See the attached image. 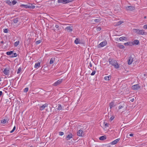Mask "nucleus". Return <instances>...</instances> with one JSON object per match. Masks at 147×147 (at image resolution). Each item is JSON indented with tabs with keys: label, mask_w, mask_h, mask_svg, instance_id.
Segmentation results:
<instances>
[{
	"label": "nucleus",
	"mask_w": 147,
	"mask_h": 147,
	"mask_svg": "<svg viewBox=\"0 0 147 147\" xmlns=\"http://www.w3.org/2000/svg\"><path fill=\"white\" fill-rule=\"evenodd\" d=\"M109 64L114 66L115 68H119V65L116 60H113L111 58H109Z\"/></svg>",
	"instance_id": "obj_1"
},
{
	"label": "nucleus",
	"mask_w": 147,
	"mask_h": 147,
	"mask_svg": "<svg viewBox=\"0 0 147 147\" xmlns=\"http://www.w3.org/2000/svg\"><path fill=\"white\" fill-rule=\"evenodd\" d=\"M133 32L139 35H146L147 32H145L143 30H140L136 29H134L133 30Z\"/></svg>",
	"instance_id": "obj_2"
},
{
	"label": "nucleus",
	"mask_w": 147,
	"mask_h": 147,
	"mask_svg": "<svg viewBox=\"0 0 147 147\" xmlns=\"http://www.w3.org/2000/svg\"><path fill=\"white\" fill-rule=\"evenodd\" d=\"M20 7H24L26 8H30L34 9L35 7V6L32 4L28 3L26 5L22 4Z\"/></svg>",
	"instance_id": "obj_3"
},
{
	"label": "nucleus",
	"mask_w": 147,
	"mask_h": 147,
	"mask_svg": "<svg viewBox=\"0 0 147 147\" xmlns=\"http://www.w3.org/2000/svg\"><path fill=\"white\" fill-rule=\"evenodd\" d=\"M125 9L127 11H132L135 9V7L134 6H128L125 7Z\"/></svg>",
	"instance_id": "obj_4"
},
{
	"label": "nucleus",
	"mask_w": 147,
	"mask_h": 147,
	"mask_svg": "<svg viewBox=\"0 0 147 147\" xmlns=\"http://www.w3.org/2000/svg\"><path fill=\"white\" fill-rule=\"evenodd\" d=\"M62 79H59V80L57 81L55 83H54L53 85L54 86H57L59 84H60L62 82Z\"/></svg>",
	"instance_id": "obj_5"
},
{
	"label": "nucleus",
	"mask_w": 147,
	"mask_h": 147,
	"mask_svg": "<svg viewBox=\"0 0 147 147\" xmlns=\"http://www.w3.org/2000/svg\"><path fill=\"white\" fill-rule=\"evenodd\" d=\"M140 87L138 84H136L134 85L131 87L132 89L133 90H137L139 89Z\"/></svg>",
	"instance_id": "obj_6"
},
{
	"label": "nucleus",
	"mask_w": 147,
	"mask_h": 147,
	"mask_svg": "<svg viewBox=\"0 0 147 147\" xmlns=\"http://www.w3.org/2000/svg\"><path fill=\"white\" fill-rule=\"evenodd\" d=\"M133 58L130 56L129 58L127 61V63L129 65H131L133 61Z\"/></svg>",
	"instance_id": "obj_7"
},
{
	"label": "nucleus",
	"mask_w": 147,
	"mask_h": 147,
	"mask_svg": "<svg viewBox=\"0 0 147 147\" xmlns=\"http://www.w3.org/2000/svg\"><path fill=\"white\" fill-rule=\"evenodd\" d=\"M107 44V42L106 41L101 42L99 45V47H103L105 46Z\"/></svg>",
	"instance_id": "obj_8"
},
{
	"label": "nucleus",
	"mask_w": 147,
	"mask_h": 147,
	"mask_svg": "<svg viewBox=\"0 0 147 147\" xmlns=\"http://www.w3.org/2000/svg\"><path fill=\"white\" fill-rule=\"evenodd\" d=\"M68 32H71L73 30V27L72 26H67L65 28Z\"/></svg>",
	"instance_id": "obj_9"
},
{
	"label": "nucleus",
	"mask_w": 147,
	"mask_h": 147,
	"mask_svg": "<svg viewBox=\"0 0 147 147\" xmlns=\"http://www.w3.org/2000/svg\"><path fill=\"white\" fill-rule=\"evenodd\" d=\"M73 135L71 134H69L66 137V138L67 140H70L71 138H73Z\"/></svg>",
	"instance_id": "obj_10"
},
{
	"label": "nucleus",
	"mask_w": 147,
	"mask_h": 147,
	"mask_svg": "<svg viewBox=\"0 0 147 147\" xmlns=\"http://www.w3.org/2000/svg\"><path fill=\"white\" fill-rule=\"evenodd\" d=\"M5 75H7L9 74V69L7 67L3 71Z\"/></svg>",
	"instance_id": "obj_11"
},
{
	"label": "nucleus",
	"mask_w": 147,
	"mask_h": 147,
	"mask_svg": "<svg viewBox=\"0 0 147 147\" xmlns=\"http://www.w3.org/2000/svg\"><path fill=\"white\" fill-rule=\"evenodd\" d=\"M67 0H58L57 2L58 3H62L63 4L67 3Z\"/></svg>",
	"instance_id": "obj_12"
},
{
	"label": "nucleus",
	"mask_w": 147,
	"mask_h": 147,
	"mask_svg": "<svg viewBox=\"0 0 147 147\" xmlns=\"http://www.w3.org/2000/svg\"><path fill=\"white\" fill-rule=\"evenodd\" d=\"M83 131L82 130H80L77 132V135L79 136H82Z\"/></svg>",
	"instance_id": "obj_13"
},
{
	"label": "nucleus",
	"mask_w": 147,
	"mask_h": 147,
	"mask_svg": "<svg viewBox=\"0 0 147 147\" xmlns=\"http://www.w3.org/2000/svg\"><path fill=\"white\" fill-rule=\"evenodd\" d=\"M48 105V104H45L44 105H42V106H40V110L41 111L43 110L46 107H47Z\"/></svg>",
	"instance_id": "obj_14"
},
{
	"label": "nucleus",
	"mask_w": 147,
	"mask_h": 147,
	"mask_svg": "<svg viewBox=\"0 0 147 147\" xmlns=\"http://www.w3.org/2000/svg\"><path fill=\"white\" fill-rule=\"evenodd\" d=\"M119 140V138H118L115 140L113 141L112 142H111L110 144H111L114 145L116 144Z\"/></svg>",
	"instance_id": "obj_15"
},
{
	"label": "nucleus",
	"mask_w": 147,
	"mask_h": 147,
	"mask_svg": "<svg viewBox=\"0 0 147 147\" xmlns=\"http://www.w3.org/2000/svg\"><path fill=\"white\" fill-rule=\"evenodd\" d=\"M124 45L126 46L134 45L133 42L130 41L125 43Z\"/></svg>",
	"instance_id": "obj_16"
},
{
	"label": "nucleus",
	"mask_w": 147,
	"mask_h": 147,
	"mask_svg": "<svg viewBox=\"0 0 147 147\" xmlns=\"http://www.w3.org/2000/svg\"><path fill=\"white\" fill-rule=\"evenodd\" d=\"M74 43L76 44L81 43L80 40L78 38H76L74 41Z\"/></svg>",
	"instance_id": "obj_17"
},
{
	"label": "nucleus",
	"mask_w": 147,
	"mask_h": 147,
	"mask_svg": "<svg viewBox=\"0 0 147 147\" xmlns=\"http://www.w3.org/2000/svg\"><path fill=\"white\" fill-rule=\"evenodd\" d=\"M123 23V22L122 21H119L116 23V24L115 25V26H119Z\"/></svg>",
	"instance_id": "obj_18"
},
{
	"label": "nucleus",
	"mask_w": 147,
	"mask_h": 147,
	"mask_svg": "<svg viewBox=\"0 0 147 147\" xmlns=\"http://www.w3.org/2000/svg\"><path fill=\"white\" fill-rule=\"evenodd\" d=\"M106 139V137L105 136H102L100 137L99 139L100 140H104Z\"/></svg>",
	"instance_id": "obj_19"
},
{
	"label": "nucleus",
	"mask_w": 147,
	"mask_h": 147,
	"mask_svg": "<svg viewBox=\"0 0 147 147\" xmlns=\"http://www.w3.org/2000/svg\"><path fill=\"white\" fill-rule=\"evenodd\" d=\"M133 43L134 45H138L139 43V41L138 40H134Z\"/></svg>",
	"instance_id": "obj_20"
},
{
	"label": "nucleus",
	"mask_w": 147,
	"mask_h": 147,
	"mask_svg": "<svg viewBox=\"0 0 147 147\" xmlns=\"http://www.w3.org/2000/svg\"><path fill=\"white\" fill-rule=\"evenodd\" d=\"M40 62L36 63L35 64V65H34V67L35 68H38L40 66Z\"/></svg>",
	"instance_id": "obj_21"
},
{
	"label": "nucleus",
	"mask_w": 147,
	"mask_h": 147,
	"mask_svg": "<svg viewBox=\"0 0 147 147\" xmlns=\"http://www.w3.org/2000/svg\"><path fill=\"white\" fill-rule=\"evenodd\" d=\"M117 46L120 49H123L125 48V47L123 45H121L120 44H118L117 45Z\"/></svg>",
	"instance_id": "obj_22"
},
{
	"label": "nucleus",
	"mask_w": 147,
	"mask_h": 147,
	"mask_svg": "<svg viewBox=\"0 0 147 147\" xmlns=\"http://www.w3.org/2000/svg\"><path fill=\"white\" fill-rule=\"evenodd\" d=\"M13 22L15 23H17L18 21V18H14L13 19Z\"/></svg>",
	"instance_id": "obj_23"
},
{
	"label": "nucleus",
	"mask_w": 147,
	"mask_h": 147,
	"mask_svg": "<svg viewBox=\"0 0 147 147\" xmlns=\"http://www.w3.org/2000/svg\"><path fill=\"white\" fill-rule=\"evenodd\" d=\"M55 61V58H52L51 59L50 62V64H53L54 61Z\"/></svg>",
	"instance_id": "obj_24"
},
{
	"label": "nucleus",
	"mask_w": 147,
	"mask_h": 147,
	"mask_svg": "<svg viewBox=\"0 0 147 147\" xmlns=\"http://www.w3.org/2000/svg\"><path fill=\"white\" fill-rule=\"evenodd\" d=\"M109 107L110 109H111L114 106V103L113 102H111L109 104Z\"/></svg>",
	"instance_id": "obj_25"
},
{
	"label": "nucleus",
	"mask_w": 147,
	"mask_h": 147,
	"mask_svg": "<svg viewBox=\"0 0 147 147\" xmlns=\"http://www.w3.org/2000/svg\"><path fill=\"white\" fill-rule=\"evenodd\" d=\"M17 54L16 53H13L12 54V55L10 56V57H16L17 56Z\"/></svg>",
	"instance_id": "obj_26"
},
{
	"label": "nucleus",
	"mask_w": 147,
	"mask_h": 147,
	"mask_svg": "<svg viewBox=\"0 0 147 147\" xmlns=\"http://www.w3.org/2000/svg\"><path fill=\"white\" fill-rule=\"evenodd\" d=\"M126 39H127V38H126L125 37L122 36V37H120L119 38V40L120 41H122L123 40H126Z\"/></svg>",
	"instance_id": "obj_27"
},
{
	"label": "nucleus",
	"mask_w": 147,
	"mask_h": 147,
	"mask_svg": "<svg viewBox=\"0 0 147 147\" xmlns=\"http://www.w3.org/2000/svg\"><path fill=\"white\" fill-rule=\"evenodd\" d=\"M19 41H16L14 43V45L15 47H17L19 44Z\"/></svg>",
	"instance_id": "obj_28"
},
{
	"label": "nucleus",
	"mask_w": 147,
	"mask_h": 147,
	"mask_svg": "<svg viewBox=\"0 0 147 147\" xmlns=\"http://www.w3.org/2000/svg\"><path fill=\"white\" fill-rule=\"evenodd\" d=\"M57 109L58 110H61L62 109V107L61 105L59 104L58 107L57 108Z\"/></svg>",
	"instance_id": "obj_29"
},
{
	"label": "nucleus",
	"mask_w": 147,
	"mask_h": 147,
	"mask_svg": "<svg viewBox=\"0 0 147 147\" xmlns=\"http://www.w3.org/2000/svg\"><path fill=\"white\" fill-rule=\"evenodd\" d=\"M111 77L110 76H105V79L106 80H109L111 78Z\"/></svg>",
	"instance_id": "obj_30"
},
{
	"label": "nucleus",
	"mask_w": 147,
	"mask_h": 147,
	"mask_svg": "<svg viewBox=\"0 0 147 147\" xmlns=\"http://www.w3.org/2000/svg\"><path fill=\"white\" fill-rule=\"evenodd\" d=\"M13 51H8L6 52V53L7 55H10V56L13 53Z\"/></svg>",
	"instance_id": "obj_31"
},
{
	"label": "nucleus",
	"mask_w": 147,
	"mask_h": 147,
	"mask_svg": "<svg viewBox=\"0 0 147 147\" xmlns=\"http://www.w3.org/2000/svg\"><path fill=\"white\" fill-rule=\"evenodd\" d=\"M6 122H7L6 120L5 119H4L1 120V123H2L4 124V123H5Z\"/></svg>",
	"instance_id": "obj_32"
},
{
	"label": "nucleus",
	"mask_w": 147,
	"mask_h": 147,
	"mask_svg": "<svg viewBox=\"0 0 147 147\" xmlns=\"http://www.w3.org/2000/svg\"><path fill=\"white\" fill-rule=\"evenodd\" d=\"M42 42V41L41 40H39L36 41V45H38L40 43Z\"/></svg>",
	"instance_id": "obj_33"
},
{
	"label": "nucleus",
	"mask_w": 147,
	"mask_h": 147,
	"mask_svg": "<svg viewBox=\"0 0 147 147\" xmlns=\"http://www.w3.org/2000/svg\"><path fill=\"white\" fill-rule=\"evenodd\" d=\"M21 71V68L20 67L18 70L17 73L18 74H19Z\"/></svg>",
	"instance_id": "obj_34"
},
{
	"label": "nucleus",
	"mask_w": 147,
	"mask_h": 147,
	"mask_svg": "<svg viewBox=\"0 0 147 147\" xmlns=\"http://www.w3.org/2000/svg\"><path fill=\"white\" fill-rule=\"evenodd\" d=\"M28 90V88H26L24 89V92H27Z\"/></svg>",
	"instance_id": "obj_35"
},
{
	"label": "nucleus",
	"mask_w": 147,
	"mask_h": 147,
	"mask_svg": "<svg viewBox=\"0 0 147 147\" xmlns=\"http://www.w3.org/2000/svg\"><path fill=\"white\" fill-rule=\"evenodd\" d=\"M64 133L63 132L60 131L59 132V135L60 136H62L64 135Z\"/></svg>",
	"instance_id": "obj_36"
},
{
	"label": "nucleus",
	"mask_w": 147,
	"mask_h": 147,
	"mask_svg": "<svg viewBox=\"0 0 147 147\" xmlns=\"http://www.w3.org/2000/svg\"><path fill=\"white\" fill-rule=\"evenodd\" d=\"M17 3V1L16 0H13L12 2V4L13 5H14Z\"/></svg>",
	"instance_id": "obj_37"
},
{
	"label": "nucleus",
	"mask_w": 147,
	"mask_h": 147,
	"mask_svg": "<svg viewBox=\"0 0 147 147\" xmlns=\"http://www.w3.org/2000/svg\"><path fill=\"white\" fill-rule=\"evenodd\" d=\"M7 3H8V4L10 5H11V4H12V3L11 2L9 1H7Z\"/></svg>",
	"instance_id": "obj_38"
},
{
	"label": "nucleus",
	"mask_w": 147,
	"mask_h": 147,
	"mask_svg": "<svg viewBox=\"0 0 147 147\" xmlns=\"http://www.w3.org/2000/svg\"><path fill=\"white\" fill-rule=\"evenodd\" d=\"M94 21L95 22H98L100 21V20L99 19H96L94 20Z\"/></svg>",
	"instance_id": "obj_39"
},
{
	"label": "nucleus",
	"mask_w": 147,
	"mask_h": 147,
	"mask_svg": "<svg viewBox=\"0 0 147 147\" xmlns=\"http://www.w3.org/2000/svg\"><path fill=\"white\" fill-rule=\"evenodd\" d=\"M3 32L4 33H7L8 32V30L7 29H5L3 30Z\"/></svg>",
	"instance_id": "obj_40"
},
{
	"label": "nucleus",
	"mask_w": 147,
	"mask_h": 147,
	"mask_svg": "<svg viewBox=\"0 0 147 147\" xmlns=\"http://www.w3.org/2000/svg\"><path fill=\"white\" fill-rule=\"evenodd\" d=\"M55 27L57 29V30H56L57 31L59 30V26L58 25H56L55 26Z\"/></svg>",
	"instance_id": "obj_41"
},
{
	"label": "nucleus",
	"mask_w": 147,
	"mask_h": 147,
	"mask_svg": "<svg viewBox=\"0 0 147 147\" xmlns=\"http://www.w3.org/2000/svg\"><path fill=\"white\" fill-rule=\"evenodd\" d=\"M95 73H96V71H93L91 73V76H93L95 74Z\"/></svg>",
	"instance_id": "obj_42"
},
{
	"label": "nucleus",
	"mask_w": 147,
	"mask_h": 147,
	"mask_svg": "<svg viewBox=\"0 0 147 147\" xmlns=\"http://www.w3.org/2000/svg\"><path fill=\"white\" fill-rule=\"evenodd\" d=\"M115 117L114 116H112L111 117L110 119L111 121H112L114 118Z\"/></svg>",
	"instance_id": "obj_43"
},
{
	"label": "nucleus",
	"mask_w": 147,
	"mask_h": 147,
	"mask_svg": "<svg viewBox=\"0 0 147 147\" xmlns=\"http://www.w3.org/2000/svg\"><path fill=\"white\" fill-rule=\"evenodd\" d=\"M104 123L105 124V126L109 127V124L107 123H106L105 122H104Z\"/></svg>",
	"instance_id": "obj_44"
},
{
	"label": "nucleus",
	"mask_w": 147,
	"mask_h": 147,
	"mask_svg": "<svg viewBox=\"0 0 147 147\" xmlns=\"http://www.w3.org/2000/svg\"><path fill=\"white\" fill-rule=\"evenodd\" d=\"M143 28L144 29H147V25H144L143 27Z\"/></svg>",
	"instance_id": "obj_45"
},
{
	"label": "nucleus",
	"mask_w": 147,
	"mask_h": 147,
	"mask_svg": "<svg viewBox=\"0 0 147 147\" xmlns=\"http://www.w3.org/2000/svg\"><path fill=\"white\" fill-rule=\"evenodd\" d=\"M101 30V28L100 27H98L97 28V31H100Z\"/></svg>",
	"instance_id": "obj_46"
},
{
	"label": "nucleus",
	"mask_w": 147,
	"mask_h": 147,
	"mask_svg": "<svg viewBox=\"0 0 147 147\" xmlns=\"http://www.w3.org/2000/svg\"><path fill=\"white\" fill-rule=\"evenodd\" d=\"M74 0H67V3H68L69 2H71L73 1Z\"/></svg>",
	"instance_id": "obj_47"
},
{
	"label": "nucleus",
	"mask_w": 147,
	"mask_h": 147,
	"mask_svg": "<svg viewBox=\"0 0 147 147\" xmlns=\"http://www.w3.org/2000/svg\"><path fill=\"white\" fill-rule=\"evenodd\" d=\"M123 107L121 105H119V109H121Z\"/></svg>",
	"instance_id": "obj_48"
},
{
	"label": "nucleus",
	"mask_w": 147,
	"mask_h": 147,
	"mask_svg": "<svg viewBox=\"0 0 147 147\" xmlns=\"http://www.w3.org/2000/svg\"><path fill=\"white\" fill-rule=\"evenodd\" d=\"M130 101L131 102H133L134 101V99L133 98L130 100Z\"/></svg>",
	"instance_id": "obj_49"
},
{
	"label": "nucleus",
	"mask_w": 147,
	"mask_h": 147,
	"mask_svg": "<svg viewBox=\"0 0 147 147\" xmlns=\"http://www.w3.org/2000/svg\"><path fill=\"white\" fill-rule=\"evenodd\" d=\"M2 92L1 91H0V97L2 95Z\"/></svg>",
	"instance_id": "obj_50"
},
{
	"label": "nucleus",
	"mask_w": 147,
	"mask_h": 147,
	"mask_svg": "<svg viewBox=\"0 0 147 147\" xmlns=\"http://www.w3.org/2000/svg\"><path fill=\"white\" fill-rule=\"evenodd\" d=\"M89 66L90 67H92V63H91V62L90 63Z\"/></svg>",
	"instance_id": "obj_51"
},
{
	"label": "nucleus",
	"mask_w": 147,
	"mask_h": 147,
	"mask_svg": "<svg viewBox=\"0 0 147 147\" xmlns=\"http://www.w3.org/2000/svg\"><path fill=\"white\" fill-rule=\"evenodd\" d=\"M129 136H133V134H131L129 135Z\"/></svg>",
	"instance_id": "obj_52"
},
{
	"label": "nucleus",
	"mask_w": 147,
	"mask_h": 147,
	"mask_svg": "<svg viewBox=\"0 0 147 147\" xmlns=\"http://www.w3.org/2000/svg\"><path fill=\"white\" fill-rule=\"evenodd\" d=\"M14 131L13 130V129H12L11 131H10V133H13Z\"/></svg>",
	"instance_id": "obj_53"
},
{
	"label": "nucleus",
	"mask_w": 147,
	"mask_h": 147,
	"mask_svg": "<svg viewBox=\"0 0 147 147\" xmlns=\"http://www.w3.org/2000/svg\"><path fill=\"white\" fill-rule=\"evenodd\" d=\"M16 127L15 126H14V127H13V130L15 131V129H16Z\"/></svg>",
	"instance_id": "obj_54"
},
{
	"label": "nucleus",
	"mask_w": 147,
	"mask_h": 147,
	"mask_svg": "<svg viewBox=\"0 0 147 147\" xmlns=\"http://www.w3.org/2000/svg\"><path fill=\"white\" fill-rule=\"evenodd\" d=\"M53 30H54V31L55 32H56V31H55V29H53Z\"/></svg>",
	"instance_id": "obj_55"
},
{
	"label": "nucleus",
	"mask_w": 147,
	"mask_h": 147,
	"mask_svg": "<svg viewBox=\"0 0 147 147\" xmlns=\"http://www.w3.org/2000/svg\"><path fill=\"white\" fill-rule=\"evenodd\" d=\"M3 41H2L1 42V43H3Z\"/></svg>",
	"instance_id": "obj_56"
},
{
	"label": "nucleus",
	"mask_w": 147,
	"mask_h": 147,
	"mask_svg": "<svg viewBox=\"0 0 147 147\" xmlns=\"http://www.w3.org/2000/svg\"><path fill=\"white\" fill-rule=\"evenodd\" d=\"M146 18V16H145L144 17V18Z\"/></svg>",
	"instance_id": "obj_57"
},
{
	"label": "nucleus",
	"mask_w": 147,
	"mask_h": 147,
	"mask_svg": "<svg viewBox=\"0 0 147 147\" xmlns=\"http://www.w3.org/2000/svg\"><path fill=\"white\" fill-rule=\"evenodd\" d=\"M1 78H0V82L1 81Z\"/></svg>",
	"instance_id": "obj_58"
},
{
	"label": "nucleus",
	"mask_w": 147,
	"mask_h": 147,
	"mask_svg": "<svg viewBox=\"0 0 147 147\" xmlns=\"http://www.w3.org/2000/svg\"><path fill=\"white\" fill-rule=\"evenodd\" d=\"M30 147H33V146H31Z\"/></svg>",
	"instance_id": "obj_59"
}]
</instances>
